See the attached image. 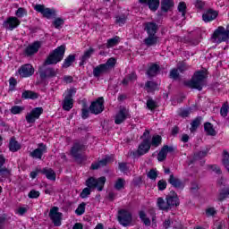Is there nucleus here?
Here are the masks:
<instances>
[{"mask_svg": "<svg viewBox=\"0 0 229 229\" xmlns=\"http://www.w3.org/2000/svg\"><path fill=\"white\" fill-rule=\"evenodd\" d=\"M110 160H112V157H110L109 156H106L102 160L92 163L90 169H92V171L101 169V167H105L108 164V162H110Z\"/></svg>", "mask_w": 229, "mask_h": 229, "instance_id": "23", "label": "nucleus"}, {"mask_svg": "<svg viewBox=\"0 0 229 229\" xmlns=\"http://www.w3.org/2000/svg\"><path fill=\"white\" fill-rule=\"evenodd\" d=\"M228 196L229 192L227 191L220 192L218 195V201H225Z\"/></svg>", "mask_w": 229, "mask_h": 229, "instance_id": "62", "label": "nucleus"}, {"mask_svg": "<svg viewBox=\"0 0 229 229\" xmlns=\"http://www.w3.org/2000/svg\"><path fill=\"white\" fill-rule=\"evenodd\" d=\"M178 12L182 13V17H185V14L187 13V4L185 2H180L178 4Z\"/></svg>", "mask_w": 229, "mask_h": 229, "instance_id": "45", "label": "nucleus"}, {"mask_svg": "<svg viewBox=\"0 0 229 229\" xmlns=\"http://www.w3.org/2000/svg\"><path fill=\"white\" fill-rule=\"evenodd\" d=\"M21 145L17 140H15V137L11 138L9 141V151H12V153H17L19 149H21Z\"/></svg>", "mask_w": 229, "mask_h": 229, "instance_id": "30", "label": "nucleus"}, {"mask_svg": "<svg viewBox=\"0 0 229 229\" xmlns=\"http://www.w3.org/2000/svg\"><path fill=\"white\" fill-rule=\"evenodd\" d=\"M28 12L26 11V9L20 7L18 8V10L15 13L16 17H24V15H27Z\"/></svg>", "mask_w": 229, "mask_h": 229, "instance_id": "59", "label": "nucleus"}, {"mask_svg": "<svg viewBox=\"0 0 229 229\" xmlns=\"http://www.w3.org/2000/svg\"><path fill=\"white\" fill-rule=\"evenodd\" d=\"M86 205L87 204L85 202L81 203L78 206L77 209L75 210V214L77 216H83V214H85V207H86Z\"/></svg>", "mask_w": 229, "mask_h": 229, "instance_id": "49", "label": "nucleus"}, {"mask_svg": "<svg viewBox=\"0 0 229 229\" xmlns=\"http://www.w3.org/2000/svg\"><path fill=\"white\" fill-rule=\"evenodd\" d=\"M148 178H149L150 180H157V178L158 177V171H157V169H151L149 170V172L147 174Z\"/></svg>", "mask_w": 229, "mask_h": 229, "instance_id": "50", "label": "nucleus"}, {"mask_svg": "<svg viewBox=\"0 0 229 229\" xmlns=\"http://www.w3.org/2000/svg\"><path fill=\"white\" fill-rule=\"evenodd\" d=\"M90 189L89 186H87V188H84L82 190V191L81 192V198H82V199H85V198H89V196H90Z\"/></svg>", "mask_w": 229, "mask_h": 229, "instance_id": "57", "label": "nucleus"}, {"mask_svg": "<svg viewBox=\"0 0 229 229\" xmlns=\"http://www.w3.org/2000/svg\"><path fill=\"white\" fill-rule=\"evenodd\" d=\"M105 183H106V177L102 176L99 178L89 177L86 180V186L89 189H98L99 192L103 191V187H105Z\"/></svg>", "mask_w": 229, "mask_h": 229, "instance_id": "4", "label": "nucleus"}, {"mask_svg": "<svg viewBox=\"0 0 229 229\" xmlns=\"http://www.w3.org/2000/svg\"><path fill=\"white\" fill-rule=\"evenodd\" d=\"M158 191H165L167 189V182L164 179H161L157 182Z\"/></svg>", "mask_w": 229, "mask_h": 229, "instance_id": "52", "label": "nucleus"}, {"mask_svg": "<svg viewBox=\"0 0 229 229\" xmlns=\"http://www.w3.org/2000/svg\"><path fill=\"white\" fill-rule=\"evenodd\" d=\"M208 155V150L199 151L194 154L193 161L201 160V158H205Z\"/></svg>", "mask_w": 229, "mask_h": 229, "instance_id": "43", "label": "nucleus"}, {"mask_svg": "<svg viewBox=\"0 0 229 229\" xmlns=\"http://www.w3.org/2000/svg\"><path fill=\"white\" fill-rule=\"evenodd\" d=\"M103 110H105V98L103 97H99L89 106V112L95 114V115H99Z\"/></svg>", "mask_w": 229, "mask_h": 229, "instance_id": "8", "label": "nucleus"}, {"mask_svg": "<svg viewBox=\"0 0 229 229\" xmlns=\"http://www.w3.org/2000/svg\"><path fill=\"white\" fill-rule=\"evenodd\" d=\"M75 61H76V55H68L64 59V62L62 65L63 69H67V68L71 67L72 65V64H74Z\"/></svg>", "mask_w": 229, "mask_h": 229, "instance_id": "34", "label": "nucleus"}, {"mask_svg": "<svg viewBox=\"0 0 229 229\" xmlns=\"http://www.w3.org/2000/svg\"><path fill=\"white\" fill-rule=\"evenodd\" d=\"M85 146L81 143H74L73 146L71 148V155L73 157V158L76 160V162H83L85 158L83 157V155L80 153V151H82Z\"/></svg>", "mask_w": 229, "mask_h": 229, "instance_id": "10", "label": "nucleus"}, {"mask_svg": "<svg viewBox=\"0 0 229 229\" xmlns=\"http://www.w3.org/2000/svg\"><path fill=\"white\" fill-rule=\"evenodd\" d=\"M204 131L211 137H216V135H217L216 129H214V125L209 122L204 123Z\"/></svg>", "mask_w": 229, "mask_h": 229, "instance_id": "33", "label": "nucleus"}, {"mask_svg": "<svg viewBox=\"0 0 229 229\" xmlns=\"http://www.w3.org/2000/svg\"><path fill=\"white\" fill-rule=\"evenodd\" d=\"M165 201L168 203V208H174V207L180 206V199H178V194L174 191H171L169 195H166Z\"/></svg>", "mask_w": 229, "mask_h": 229, "instance_id": "14", "label": "nucleus"}, {"mask_svg": "<svg viewBox=\"0 0 229 229\" xmlns=\"http://www.w3.org/2000/svg\"><path fill=\"white\" fill-rule=\"evenodd\" d=\"M143 26L147 35H157V32L158 31V24L154 21H147Z\"/></svg>", "mask_w": 229, "mask_h": 229, "instance_id": "19", "label": "nucleus"}, {"mask_svg": "<svg viewBox=\"0 0 229 229\" xmlns=\"http://www.w3.org/2000/svg\"><path fill=\"white\" fill-rule=\"evenodd\" d=\"M168 183H170L172 187H174V189H183V187H185L182 180H180L178 177H175L174 174H170Z\"/></svg>", "mask_w": 229, "mask_h": 229, "instance_id": "22", "label": "nucleus"}, {"mask_svg": "<svg viewBox=\"0 0 229 229\" xmlns=\"http://www.w3.org/2000/svg\"><path fill=\"white\" fill-rule=\"evenodd\" d=\"M115 58H109L106 63L101 64L93 69V76L95 78H99L101 74H106L109 71L115 67Z\"/></svg>", "mask_w": 229, "mask_h": 229, "instance_id": "3", "label": "nucleus"}, {"mask_svg": "<svg viewBox=\"0 0 229 229\" xmlns=\"http://www.w3.org/2000/svg\"><path fill=\"white\" fill-rule=\"evenodd\" d=\"M203 121V117L197 116L191 123V127L190 128V131H196L198 128H199V125L201 124V122Z\"/></svg>", "mask_w": 229, "mask_h": 229, "instance_id": "37", "label": "nucleus"}, {"mask_svg": "<svg viewBox=\"0 0 229 229\" xmlns=\"http://www.w3.org/2000/svg\"><path fill=\"white\" fill-rule=\"evenodd\" d=\"M159 71H160V66L157 64H152L148 67L146 74L147 76H148V78H155V76L158 74Z\"/></svg>", "mask_w": 229, "mask_h": 229, "instance_id": "28", "label": "nucleus"}, {"mask_svg": "<svg viewBox=\"0 0 229 229\" xmlns=\"http://www.w3.org/2000/svg\"><path fill=\"white\" fill-rule=\"evenodd\" d=\"M38 49H40V41H35L25 48L24 53L27 56H32V55L38 53Z\"/></svg>", "mask_w": 229, "mask_h": 229, "instance_id": "21", "label": "nucleus"}, {"mask_svg": "<svg viewBox=\"0 0 229 229\" xmlns=\"http://www.w3.org/2000/svg\"><path fill=\"white\" fill-rule=\"evenodd\" d=\"M21 99H38V93L32 90H24L21 94Z\"/></svg>", "mask_w": 229, "mask_h": 229, "instance_id": "31", "label": "nucleus"}, {"mask_svg": "<svg viewBox=\"0 0 229 229\" xmlns=\"http://www.w3.org/2000/svg\"><path fill=\"white\" fill-rule=\"evenodd\" d=\"M184 85L189 87V89H196L199 91L203 90V87L205 86V72H196L191 80L184 82Z\"/></svg>", "mask_w": 229, "mask_h": 229, "instance_id": "2", "label": "nucleus"}, {"mask_svg": "<svg viewBox=\"0 0 229 229\" xmlns=\"http://www.w3.org/2000/svg\"><path fill=\"white\" fill-rule=\"evenodd\" d=\"M174 8V0H161V12L167 13Z\"/></svg>", "mask_w": 229, "mask_h": 229, "instance_id": "26", "label": "nucleus"}, {"mask_svg": "<svg viewBox=\"0 0 229 229\" xmlns=\"http://www.w3.org/2000/svg\"><path fill=\"white\" fill-rule=\"evenodd\" d=\"M217 12L212 9L208 10L206 13L202 14V21L204 22H210L217 18Z\"/></svg>", "mask_w": 229, "mask_h": 229, "instance_id": "24", "label": "nucleus"}, {"mask_svg": "<svg viewBox=\"0 0 229 229\" xmlns=\"http://www.w3.org/2000/svg\"><path fill=\"white\" fill-rule=\"evenodd\" d=\"M170 78L172 80H178L180 78V72L176 68H174L170 71Z\"/></svg>", "mask_w": 229, "mask_h": 229, "instance_id": "58", "label": "nucleus"}, {"mask_svg": "<svg viewBox=\"0 0 229 229\" xmlns=\"http://www.w3.org/2000/svg\"><path fill=\"white\" fill-rule=\"evenodd\" d=\"M54 226H62V217L64 214L58 212V207H53L48 214Z\"/></svg>", "mask_w": 229, "mask_h": 229, "instance_id": "9", "label": "nucleus"}, {"mask_svg": "<svg viewBox=\"0 0 229 229\" xmlns=\"http://www.w3.org/2000/svg\"><path fill=\"white\" fill-rule=\"evenodd\" d=\"M151 149V142H149V139H143L142 142L139 145L137 151L130 152V157H142V155H146V153L149 152Z\"/></svg>", "mask_w": 229, "mask_h": 229, "instance_id": "5", "label": "nucleus"}, {"mask_svg": "<svg viewBox=\"0 0 229 229\" xmlns=\"http://www.w3.org/2000/svg\"><path fill=\"white\" fill-rule=\"evenodd\" d=\"M165 158H167V152H166L165 148L163 147L161 148V150L159 151V153L157 154V160H158V162H164V160H165Z\"/></svg>", "mask_w": 229, "mask_h": 229, "instance_id": "46", "label": "nucleus"}, {"mask_svg": "<svg viewBox=\"0 0 229 229\" xmlns=\"http://www.w3.org/2000/svg\"><path fill=\"white\" fill-rule=\"evenodd\" d=\"M40 174H45L47 180H51L52 182H55L56 180V173H55V170L53 168H43L40 171Z\"/></svg>", "mask_w": 229, "mask_h": 229, "instance_id": "29", "label": "nucleus"}, {"mask_svg": "<svg viewBox=\"0 0 229 229\" xmlns=\"http://www.w3.org/2000/svg\"><path fill=\"white\" fill-rule=\"evenodd\" d=\"M139 216L140 221L143 223V225H145V226H151V219L148 217L146 211L144 210L139 211Z\"/></svg>", "mask_w": 229, "mask_h": 229, "instance_id": "36", "label": "nucleus"}, {"mask_svg": "<svg viewBox=\"0 0 229 229\" xmlns=\"http://www.w3.org/2000/svg\"><path fill=\"white\" fill-rule=\"evenodd\" d=\"M19 24H21V21H19L17 17H9L6 21H4L3 27L5 30L13 31V30H15Z\"/></svg>", "mask_w": 229, "mask_h": 229, "instance_id": "17", "label": "nucleus"}, {"mask_svg": "<svg viewBox=\"0 0 229 229\" xmlns=\"http://www.w3.org/2000/svg\"><path fill=\"white\" fill-rule=\"evenodd\" d=\"M194 6L197 10H205V2L203 0H196Z\"/></svg>", "mask_w": 229, "mask_h": 229, "instance_id": "56", "label": "nucleus"}, {"mask_svg": "<svg viewBox=\"0 0 229 229\" xmlns=\"http://www.w3.org/2000/svg\"><path fill=\"white\" fill-rule=\"evenodd\" d=\"M15 87H17V80H15V78L12 77L9 80V90L11 92H13V90H15Z\"/></svg>", "mask_w": 229, "mask_h": 229, "instance_id": "55", "label": "nucleus"}, {"mask_svg": "<svg viewBox=\"0 0 229 229\" xmlns=\"http://www.w3.org/2000/svg\"><path fill=\"white\" fill-rule=\"evenodd\" d=\"M28 197L30 199H37V198H40V191H36V190H31L29 194Z\"/></svg>", "mask_w": 229, "mask_h": 229, "instance_id": "53", "label": "nucleus"}, {"mask_svg": "<svg viewBox=\"0 0 229 229\" xmlns=\"http://www.w3.org/2000/svg\"><path fill=\"white\" fill-rule=\"evenodd\" d=\"M94 51H95L94 48L89 47L88 50L84 52V54L81 57V62L79 64L80 67H83V65H85V64L89 62V59H90L92 55H94Z\"/></svg>", "mask_w": 229, "mask_h": 229, "instance_id": "27", "label": "nucleus"}, {"mask_svg": "<svg viewBox=\"0 0 229 229\" xmlns=\"http://www.w3.org/2000/svg\"><path fill=\"white\" fill-rule=\"evenodd\" d=\"M216 214H217V211L215 208H208V209H206L207 217L214 216H216Z\"/></svg>", "mask_w": 229, "mask_h": 229, "instance_id": "61", "label": "nucleus"}, {"mask_svg": "<svg viewBox=\"0 0 229 229\" xmlns=\"http://www.w3.org/2000/svg\"><path fill=\"white\" fill-rule=\"evenodd\" d=\"M191 108H186V109H182L181 112L179 113L180 117H189L191 115Z\"/></svg>", "mask_w": 229, "mask_h": 229, "instance_id": "60", "label": "nucleus"}, {"mask_svg": "<svg viewBox=\"0 0 229 229\" xmlns=\"http://www.w3.org/2000/svg\"><path fill=\"white\" fill-rule=\"evenodd\" d=\"M158 107V104H157V101L153 100V98H148L147 100V108L148 110H155V108Z\"/></svg>", "mask_w": 229, "mask_h": 229, "instance_id": "44", "label": "nucleus"}, {"mask_svg": "<svg viewBox=\"0 0 229 229\" xmlns=\"http://www.w3.org/2000/svg\"><path fill=\"white\" fill-rule=\"evenodd\" d=\"M74 106V99L64 98L63 101V110L69 112Z\"/></svg>", "mask_w": 229, "mask_h": 229, "instance_id": "39", "label": "nucleus"}, {"mask_svg": "<svg viewBox=\"0 0 229 229\" xmlns=\"http://www.w3.org/2000/svg\"><path fill=\"white\" fill-rule=\"evenodd\" d=\"M118 222L122 226H130L133 221L131 212L126 209H120L117 216Z\"/></svg>", "mask_w": 229, "mask_h": 229, "instance_id": "6", "label": "nucleus"}, {"mask_svg": "<svg viewBox=\"0 0 229 229\" xmlns=\"http://www.w3.org/2000/svg\"><path fill=\"white\" fill-rule=\"evenodd\" d=\"M73 94H76V89H68L67 95L64 97L65 99H72Z\"/></svg>", "mask_w": 229, "mask_h": 229, "instance_id": "64", "label": "nucleus"}, {"mask_svg": "<svg viewBox=\"0 0 229 229\" xmlns=\"http://www.w3.org/2000/svg\"><path fill=\"white\" fill-rule=\"evenodd\" d=\"M64 55L65 46L61 45L52 51L43 64L38 67V72L39 74V80L42 83H44L46 80H51V78H56V76H58V69H55L47 65H56V64L64 60Z\"/></svg>", "mask_w": 229, "mask_h": 229, "instance_id": "1", "label": "nucleus"}, {"mask_svg": "<svg viewBox=\"0 0 229 229\" xmlns=\"http://www.w3.org/2000/svg\"><path fill=\"white\" fill-rule=\"evenodd\" d=\"M128 117H130V111L126 107H122L115 115L114 123L115 124H123Z\"/></svg>", "mask_w": 229, "mask_h": 229, "instance_id": "15", "label": "nucleus"}, {"mask_svg": "<svg viewBox=\"0 0 229 229\" xmlns=\"http://www.w3.org/2000/svg\"><path fill=\"white\" fill-rule=\"evenodd\" d=\"M209 169H212V171L214 173H216V174H223V172L221 171V168L219 166H217L216 165H209Z\"/></svg>", "mask_w": 229, "mask_h": 229, "instance_id": "63", "label": "nucleus"}, {"mask_svg": "<svg viewBox=\"0 0 229 229\" xmlns=\"http://www.w3.org/2000/svg\"><path fill=\"white\" fill-rule=\"evenodd\" d=\"M212 38L217 40L218 44L229 39V32L223 26H219L213 33Z\"/></svg>", "mask_w": 229, "mask_h": 229, "instance_id": "7", "label": "nucleus"}, {"mask_svg": "<svg viewBox=\"0 0 229 229\" xmlns=\"http://www.w3.org/2000/svg\"><path fill=\"white\" fill-rule=\"evenodd\" d=\"M6 164V158L4 156L0 155V176L2 178H10L12 176V170L4 166Z\"/></svg>", "mask_w": 229, "mask_h": 229, "instance_id": "16", "label": "nucleus"}, {"mask_svg": "<svg viewBox=\"0 0 229 229\" xmlns=\"http://www.w3.org/2000/svg\"><path fill=\"white\" fill-rule=\"evenodd\" d=\"M228 110H229L228 103H225L220 109V114L222 117H226V115H228Z\"/></svg>", "mask_w": 229, "mask_h": 229, "instance_id": "54", "label": "nucleus"}, {"mask_svg": "<svg viewBox=\"0 0 229 229\" xmlns=\"http://www.w3.org/2000/svg\"><path fill=\"white\" fill-rule=\"evenodd\" d=\"M160 144H162V136L160 135L153 136L150 146H154V148H158Z\"/></svg>", "mask_w": 229, "mask_h": 229, "instance_id": "41", "label": "nucleus"}, {"mask_svg": "<svg viewBox=\"0 0 229 229\" xmlns=\"http://www.w3.org/2000/svg\"><path fill=\"white\" fill-rule=\"evenodd\" d=\"M44 114V108L36 107L33 108L30 113L27 114L25 119L29 124H33L37 119L40 118V114Z\"/></svg>", "mask_w": 229, "mask_h": 229, "instance_id": "11", "label": "nucleus"}, {"mask_svg": "<svg viewBox=\"0 0 229 229\" xmlns=\"http://www.w3.org/2000/svg\"><path fill=\"white\" fill-rule=\"evenodd\" d=\"M144 89H145V90H147L148 93L155 92V90H157V89H158V84L155 81H148L145 83Z\"/></svg>", "mask_w": 229, "mask_h": 229, "instance_id": "35", "label": "nucleus"}, {"mask_svg": "<svg viewBox=\"0 0 229 229\" xmlns=\"http://www.w3.org/2000/svg\"><path fill=\"white\" fill-rule=\"evenodd\" d=\"M64 24H65V21L62 18H56L54 21H53V26L55 28H56V30H60V28H62L64 26Z\"/></svg>", "mask_w": 229, "mask_h": 229, "instance_id": "48", "label": "nucleus"}, {"mask_svg": "<svg viewBox=\"0 0 229 229\" xmlns=\"http://www.w3.org/2000/svg\"><path fill=\"white\" fill-rule=\"evenodd\" d=\"M34 10L39 13H42L43 17H46L47 19H51V17L55 15V10L46 8V6L42 4H36Z\"/></svg>", "mask_w": 229, "mask_h": 229, "instance_id": "18", "label": "nucleus"}, {"mask_svg": "<svg viewBox=\"0 0 229 229\" xmlns=\"http://www.w3.org/2000/svg\"><path fill=\"white\" fill-rule=\"evenodd\" d=\"M137 81V74H135V72H131L126 75V77L123 80L122 85H124V87H128V83H130V81Z\"/></svg>", "mask_w": 229, "mask_h": 229, "instance_id": "38", "label": "nucleus"}, {"mask_svg": "<svg viewBox=\"0 0 229 229\" xmlns=\"http://www.w3.org/2000/svg\"><path fill=\"white\" fill-rule=\"evenodd\" d=\"M157 205L159 210H164L165 212H168V210H170L167 200L165 201L162 197L157 198Z\"/></svg>", "mask_w": 229, "mask_h": 229, "instance_id": "32", "label": "nucleus"}, {"mask_svg": "<svg viewBox=\"0 0 229 229\" xmlns=\"http://www.w3.org/2000/svg\"><path fill=\"white\" fill-rule=\"evenodd\" d=\"M24 110L23 106H13L11 108V114H13V115H17V114H21L22 111Z\"/></svg>", "mask_w": 229, "mask_h": 229, "instance_id": "51", "label": "nucleus"}, {"mask_svg": "<svg viewBox=\"0 0 229 229\" xmlns=\"http://www.w3.org/2000/svg\"><path fill=\"white\" fill-rule=\"evenodd\" d=\"M118 44H119V37L115 36L114 38L108 39L106 46L107 49H110V47H114V46H117Z\"/></svg>", "mask_w": 229, "mask_h": 229, "instance_id": "42", "label": "nucleus"}, {"mask_svg": "<svg viewBox=\"0 0 229 229\" xmlns=\"http://www.w3.org/2000/svg\"><path fill=\"white\" fill-rule=\"evenodd\" d=\"M141 4H148L151 12H157L158 6H160V0H140Z\"/></svg>", "mask_w": 229, "mask_h": 229, "instance_id": "25", "label": "nucleus"}, {"mask_svg": "<svg viewBox=\"0 0 229 229\" xmlns=\"http://www.w3.org/2000/svg\"><path fill=\"white\" fill-rule=\"evenodd\" d=\"M124 185H126V181L123 178H118L114 183V189L115 191H123Z\"/></svg>", "mask_w": 229, "mask_h": 229, "instance_id": "40", "label": "nucleus"}, {"mask_svg": "<svg viewBox=\"0 0 229 229\" xmlns=\"http://www.w3.org/2000/svg\"><path fill=\"white\" fill-rule=\"evenodd\" d=\"M18 72L21 78H30V76L35 74V68L30 64H23L20 67Z\"/></svg>", "mask_w": 229, "mask_h": 229, "instance_id": "12", "label": "nucleus"}, {"mask_svg": "<svg viewBox=\"0 0 229 229\" xmlns=\"http://www.w3.org/2000/svg\"><path fill=\"white\" fill-rule=\"evenodd\" d=\"M147 47H153L160 42V38L157 34L148 35V37L143 40Z\"/></svg>", "mask_w": 229, "mask_h": 229, "instance_id": "20", "label": "nucleus"}, {"mask_svg": "<svg viewBox=\"0 0 229 229\" xmlns=\"http://www.w3.org/2000/svg\"><path fill=\"white\" fill-rule=\"evenodd\" d=\"M115 22L116 24H119L120 26H123L124 24H126V21L128 20V16L122 14L120 16H116L115 17Z\"/></svg>", "mask_w": 229, "mask_h": 229, "instance_id": "47", "label": "nucleus"}, {"mask_svg": "<svg viewBox=\"0 0 229 229\" xmlns=\"http://www.w3.org/2000/svg\"><path fill=\"white\" fill-rule=\"evenodd\" d=\"M44 153H47V147L44 143H39L38 148L30 153V157L42 160Z\"/></svg>", "mask_w": 229, "mask_h": 229, "instance_id": "13", "label": "nucleus"}]
</instances>
